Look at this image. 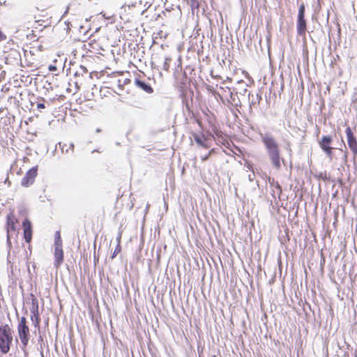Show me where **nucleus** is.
Listing matches in <instances>:
<instances>
[{
  "instance_id": "1",
  "label": "nucleus",
  "mask_w": 357,
  "mask_h": 357,
  "mask_svg": "<svg viewBox=\"0 0 357 357\" xmlns=\"http://www.w3.org/2000/svg\"><path fill=\"white\" fill-rule=\"evenodd\" d=\"M20 49L19 45L12 39L8 40L2 46V52L7 63L17 61L21 59Z\"/></svg>"
},
{
  "instance_id": "2",
  "label": "nucleus",
  "mask_w": 357,
  "mask_h": 357,
  "mask_svg": "<svg viewBox=\"0 0 357 357\" xmlns=\"http://www.w3.org/2000/svg\"><path fill=\"white\" fill-rule=\"evenodd\" d=\"M12 342V331L9 325L0 326V350L3 354L8 353Z\"/></svg>"
},
{
  "instance_id": "3",
  "label": "nucleus",
  "mask_w": 357,
  "mask_h": 357,
  "mask_svg": "<svg viewBox=\"0 0 357 357\" xmlns=\"http://www.w3.org/2000/svg\"><path fill=\"white\" fill-rule=\"evenodd\" d=\"M305 4L302 3L298 8L296 20V31L298 36H301L304 39L306 38L307 33V20L305 17Z\"/></svg>"
},
{
  "instance_id": "4",
  "label": "nucleus",
  "mask_w": 357,
  "mask_h": 357,
  "mask_svg": "<svg viewBox=\"0 0 357 357\" xmlns=\"http://www.w3.org/2000/svg\"><path fill=\"white\" fill-rule=\"evenodd\" d=\"M17 333L20 342L26 347L30 339V331L25 317H22L17 324Z\"/></svg>"
},
{
  "instance_id": "5",
  "label": "nucleus",
  "mask_w": 357,
  "mask_h": 357,
  "mask_svg": "<svg viewBox=\"0 0 357 357\" xmlns=\"http://www.w3.org/2000/svg\"><path fill=\"white\" fill-rule=\"evenodd\" d=\"M18 221L13 213H9L6 217L7 244L9 248L12 244L10 238L13 234L17 235V225Z\"/></svg>"
},
{
  "instance_id": "6",
  "label": "nucleus",
  "mask_w": 357,
  "mask_h": 357,
  "mask_svg": "<svg viewBox=\"0 0 357 357\" xmlns=\"http://www.w3.org/2000/svg\"><path fill=\"white\" fill-rule=\"evenodd\" d=\"M217 95H218L220 101H221L223 104H225V102L227 101L231 105L237 106V103L236 102V95L231 92L229 87L220 86L217 91Z\"/></svg>"
},
{
  "instance_id": "7",
  "label": "nucleus",
  "mask_w": 357,
  "mask_h": 357,
  "mask_svg": "<svg viewBox=\"0 0 357 357\" xmlns=\"http://www.w3.org/2000/svg\"><path fill=\"white\" fill-rule=\"evenodd\" d=\"M332 142L333 138L330 135H324L319 141L320 148L330 160H332L333 157Z\"/></svg>"
},
{
  "instance_id": "8",
  "label": "nucleus",
  "mask_w": 357,
  "mask_h": 357,
  "mask_svg": "<svg viewBox=\"0 0 357 357\" xmlns=\"http://www.w3.org/2000/svg\"><path fill=\"white\" fill-rule=\"evenodd\" d=\"M31 320L36 328H39L40 317L38 299L31 294Z\"/></svg>"
},
{
  "instance_id": "9",
  "label": "nucleus",
  "mask_w": 357,
  "mask_h": 357,
  "mask_svg": "<svg viewBox=\"0 0 357 357\" xmlns=\"http://www.w3.org/2000/svg\"><path fill=\"white\" fill-rule=\"evenodd\" d=\"M345 132L348 146L353 153L354 158H355L357 156V139L350 127L346 128Z\"/></svg>"
},
{
  "instance_id": "10",
  "label": "nucleus",
  "mask_w": 357,
  "mask_h": 357,
  "mask_svg": "<svg viewBox=\"0 0 357 357\" xmlns=\"http://www.w3.org/2000/svg\"><path fill=\"white\" fill-rule=\"evenodd\" d=\"M37 175L38 166L33 167L26 173L25 176L22 178L21 183L22 185L26 188L31 185L34 183Z\"/></svg>"
},
{
  "instance_id": "11",
  "label": "nucleus",
  "mask_w": 357,
  "mask_h": 357,
  "mask_svg": "<svg viewBox=\"0 0 357 357\" xmlns=\"http://www.w3.org/2000/svg\"><path fill=\"white\" fill-rule=\"evenodd\" d=\"M85 46L90 53L95 55H103V52H105L98 40H91Z\"/></svg>"
},
{
  "instance_id": "12",
  "label": "nucleus",
  "mask_w": 357,
  "mask_h": 357,
  "mask_svg": "<svg viewBox=\"0 0 357 357\" xmlns=\"http://www.w3.org/2000/svg\"><path fill=\"white\" fill-rule=\"evenodd\" d=\"M24 238L27 243H30L32 240V225L30 220L27 218L24 219L22 222Z\"/></svg>"
},
{
  "instance_id": "13",
  "label": "nucleus",
  "mask_w": 357,
  "mask_h": 357,
  "mask_svg": "<svg viewBox=\"0 0 357 357\" xmlns=\"http://www.w3.org/2000/svg\"><path fill=\"white\" fill-rule=\"evenodd\" d=\"M54 266L56 268L60 267V266L63 264L64 260V253L63 250V245H60L59 243H57V245H54Z\"/></svg>"
},
{
  "instance_id": "14",
  "label": "nucleus",
  "mask_w": 357,
  "mask_h": 357,
  "mask_svg": "<svg viewBox=\"0 0 357 357\" xmlns=\"http://www.w3.org/2000/svg\"><path fill=\"white\" fill-rule=\"evenodd\" d=\"M262 142L268 150V153L279 150L278 146L273 137L266 135L262 137Z\"/></svg>"
},
{
  "instance_id": "15",
  "label": "nucleus",
  "mask_w": 357,
  "mask_h": 357,
  "mask_svg": "<svg viewBox=\"0 0 357 357\" xmlns=\"http://www.w3.org/2000/svg\"><path fill=\"white\" fill-rule=\"evenodd\" d=\"M44 50L45 47L42 41H40L39 38H38L35 41L31 43L29 52L31 55L35 56L39 53H41Z\"/></svg>"
},
{
  "instance_id": "16",
  "label": "nucleus",
  "mask_w": 357,
  "mask_h": 357,
  "mask_svg": "<svg viewBox=\"0 0 357 357\" xmlns=\"http://www.w3.org/2000/svg\"><path fill=\"white\" fill-rule=\"evenodd\" d=\"M268 155L270 157V159H271L274 167L277 169H280L281 164H280V151L277 150L275 151H271V152L268 153Z\"/></svg>"
},
{
  "instance_id": "17",
  "label": "nucleus",
  "mask_w": 357,
  "mask_h": 357,
  "mask_svg": "<svg viewBox=\"0 0 357 357\" xmlns=\"http://www.w3.org/2000/svg\"><path fill=\"white\" fill-rule=\"evenodd\" d=\"M192 136L193 137L195 142L198 145H199L205 149H207L209 147V145L207 144L206 142V138L205 137V136L203 134L199 135L196 132H192Z\"/></svg>"
},
{
  "instance_id": "18",
  "label": "nucleus",
  "mask_w": 357,
  "mask_h": 357,
  "mask_svg": "<svg viewBox=\"0 0 357 357\" xmlns=\"http://www.w3.org/2000/svg\"><path fill=\"white\" fill-rule=\"evenodd\" d=\"M135 84L139 88L142 89V90H144V91H146L149 93H151L153 91L152 87L149 84H148L145 83L144 82H142L139 79H135Z\"/></svg>"
},
{
  "instance_id": "19",
  "label": "nucleus",
  "mask_w": 357,
  "mask_h": 357,
  "mask_svg": "<svg viewBox=\"0 0 357 357\" xmlns=\"http://www.w3.org/2000/svg\"><path fill=\"white\" fill-rule=\"evenodd\" d=\"M60 146L61 147L62 152L73 153L74 151V144L72 142L68 143H59Z\"/></svg>"
},
{
  "instance_id": "20",
  "label": "nucleus",
  "mask_w": 357,
  "mask_h": 357,
  "mask_svg": "<svg viewBox=\"0 0 357 357\" xmlns=\"http://www.w3.org/2000/svg\"><path fill=\"white\" fill-rule=\"evenodd\" d=\"M62 61L61 59H60L59 61H58L56 59H54V63L53 64H50L49 66H48V69L51 72H54L56 70H57L58 69V67L59 66H62Z\"/></svg>"
},
{
  "instance_id": "21",
  "label": "nucleus",
  "mask_w": 357,
  "mask_h": 357,
  "mask_svg": "<svg viewBox=\"0 0 357 357\" xmlns=\"http://www.w3.org/2000/svg\"><path fill=\"white\" fill-rule=\"evenodd\" d=\"M187 3L190 6L192 10L198 9L199 3L198 0H185Z\"/></svg>"
},
{
  "instance_id": "22",
  "label": "nucleus",
  "mask_w": 357,
  "mask_h": 357,
  "mask_svg": "<svg viewBox=\"0 0 357 357\" xmlns=\"http://www.w3.org/2000/svg\"><path fill=\"white\" fill-rule=\"evenodd\" d=\"M121 251V237L118 238V243L114 249L112 258L114 259Z\"/></svg>"
},
{
  "instance_id": "23",
  "label": "nucleus",
  "mask_w": 357,
  "mask_h": 357,
  "mask_svg": "<svg viewBox=\"0 0 357 357\" xmlns=\"http://www.w3.org/2000/svg\"><path fill=\"white\" fill-rule=\"evenodd\" d=\"M172 61V59L170 57H165V61H164V63H163V70L165 71H169V68H170V62Z\"/></svg>"
},
{
  "instance_id": "24",
  "label": "nucleus",
  "mask_w": 357,
  "mask_h": 357,
  "mask_svg": "<svg viewBox=\"0 0 357 357\" xmlns=\"http://www.w3.org/2000/svg\"><path fill=\"white\" fill-rule=\"evenodd\" d=\"M59 243L60 245H63L61 234L59 231H56L55 234L54 245H57Z\"/></svg>"
},
{
  "instance_id": "25",
  "label": "nucleus",
  "mask_w": 357,
  "mask_h": 357,
  "mask_svg": "<svg viewBox=\"0 0 357 357\" xmlns=\"http://www.w3.org/2000/svg\"><path fill=\"white\" fill-rule=\"evenodd\" d=\"M274 188L276 189L277 190V193H278V197H280L281 194H282V188L280 186V185L279 184L278 182H276L274 185H273Z\"/></svg>"
},
{
  "instance_id": "26",
  "label": "nucleus",
  "mask_w": 357,
  "mask_h": 357,
  "mask_svg": "<svg viewBox=\"0 0 357 357\" xmlns=\"http://www.w3.org/2000/svg\"><path fill=\"white\" fill-rule=\"evenodd\" d=\"M206 89L214 97H216L218 91H215L211 86H208Z\"/></svg>"
},
{
  "instance_id": "27",
  "label": "nucleus",
  "mask_w": 357,
  "mask_h": 357,
  "mask_svg": "<svg viewBox=\"0 0 357 357\" xmlns=\"http://www.w3.org/2000/svg\"><path fill=\"white\" fill-rule=\"evenodd\" d=\"M6 38V34H4L0 29V42L4 40Z\"/></svg>"
},
{
  "instance_id": "28",
  "label": "nucleus",
  "mask_w": 357,
  "mask_h": 357,
  "mask_svg": "<svg viewBox=\"0 0 357 357\" xmlns=\"http://www.w3.org/2000/svg\"><path fill=\"white\" fill-rule=\"evenodd\" d=\"M212 151H213V150L209 151V153L206 155L202 157V161L206 160L209 158V156H210L211 153H212Z\"/></svg>"
},
{
  "instance_id": "29",
  "label": "nucleus",
  "mask_w": 357,
  "mask_h": 357,
  "mask_svg": "<svg viewBox=\"0 0 357 357\" xmlns=\"http://www.w3.org/2000/svg\"><path fill=\"white\" fill-rule=\"evenodd\" d=\"M37 107L38 109H44V108H45V104H43V103H38L37 105Z\"/></svg>"
},
{
  "instance_id": "30",
  "label": "nucleus",
  "mask_w": 357,
  "mask_h": 357,
  "mask_svg": "<svg viewBox=\"0 0 357 357\" xmlns=\"http://www.w3.org/2000/svg\"><path fill=\"white\" fill-rule=\"evenodd\" d=\"M215 98L217 100H220V98H218V95H216V97H215Z\"/></svg>"
},
{
  "instance_id": "31",
  "label": "nucleus",
  "mask_w": 357,
  "mask_h": 357,
  "mask_svg": "<svg viewBox=\"0 0 357 357\" xmlns=\"http://www.w3.org/2000/svg\"><path fill=\"white\" fill-rule=\"evenodd\" d=\"M197 123H199V125H201V121L197 120Z\"/></svg>"
}]
</instances>
